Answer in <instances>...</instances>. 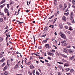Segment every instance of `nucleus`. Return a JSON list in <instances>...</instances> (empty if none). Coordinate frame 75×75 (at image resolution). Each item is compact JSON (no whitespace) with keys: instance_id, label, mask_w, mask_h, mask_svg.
<instances>
[{"instance_id":"f257e3e1","label":"nucleus","mask_w":75,"mask_h":75,"mask_svg":"<svg viewBox=\"0 0 75 75\" xmlns=\"http://www.w3.org/2000/svg\"><path fill=\"white\" fill-rule=\"evenodd\" d=\"M4 11L5 12V13H7V16H9V15H10V14H9V12H8V10L7 8H5V9H4Z\"/></svg>"},{"instance_id":"f03ea898","label":"nucleus","mask_w":75,"mask_h":75,"mask_svg":"<svg viewBox=\"0 0 75 75\" xmlns=\"http://www.w3.org/2000/svg\"><path fill=\"white\" fill-rule=\"evenodd\" d=\"M74 17V13L73 12H71V14H70V20H72Z\"/></svg>"},{"instance_id":"7ed1b4c3","label":"nucleus","mask_w":75,"mask_h":75,"mask_svg":"<svg viewBox=\"0 0 75 75\" xmlns=\"http://www.w3.org/2000/svg\"><path fill=\"white\" fill-rule=\"evenodd\" d=\"M59 34L60 36L62 37V38H66V36H65V35L62 33L60 32L59 33Z\"/></svg>"},{"instance_id":"20e7f679","label":"nucleus","mask_w":75,"mask_h":75,"mask_svg":"<svg viewBox=\"0 0 75 75\" xmlns=\"http://www.w3.org/2000/svg\"><path fill=\"white\" fill-rule=\"evenodd\" d=\"M68 51L69 53H73L74 52V50L69 49L68 50Z\"/></svg>"},{"instance_id":"39448f33","label":"nucleus","mask_w":75,"mask_h":75,"mask_svg":"<svg viewBox=\"0 0 75 75\" xmlns=\"http://www.w3.org/2000/svg\"><path fill=\"white\" fill-rule=\"evenodd\" d=\"M62 19L64 21H67V19L65 16H63L62 18Z\"/></svg>"},{"instance_id":"423d86ee","label":"nucleus","mask_w":75,"mask_h":75,"mask_svg":"<svg viewBox=\"0 0 75 75\" xmlns=\"http://www.w3.org/2000/svg\"><path fill=\"white\" fill-rule=\"evenodd\" d=\"M59 27L60 28H63V25L61 23L59 25Z\"/></svg>"},{"instance_id":"0eeeda50","label":"nucleus","mask_w":75,"mask_h":75,"mask_svg":"<svg viewBox=\"0 0 75 75\" xmlns=\"http://www.w3.org/2000/svg\"><path fill=\"white\" fill-rule=\"evenodd\" d=\"M48 55H50V56H51V55L54 56V53H52L50 52H48Z\"/></svg>"},{"instance_id":"6e6552de","label":"nucleus","mask_w":75,"mask_h":75,"mask_svg":"<svg viewBox=\"0 0 75 75\" xmlns=\"http://www.w3.org/2000/svg\"><path fill=\"white\" fill-rule=\"evenodd\" d=\"M60 55L61 56H62V57H63L64 58H67V56L65 55L64 54H61Z\"/></svg>"},{"instance_id":"1a4fd4ad","label":"nucleus","mask_w":75,"mask_h":75,"mask_svg":"<svg viewBox=\"0 0 75 75\" xmlns=\"http://www.w3.org/2000/svg\"><path fill=\"white\" fill-rule=\"evenodd\" d=\"M30 69H34V66L32 64L30 65Z\"/></svg>"},{"instance_id":"9d476101","label":"nucleus","mask_w":75,"mask_h":75,"mask_svg":"<svg viewBox=\"0 0 75 75\" xmlns=\"http://www.w3.org/2000/svg\"><path fill=\"white\" fill-rule=\"evenodd\" d=\"M62 7H63V6L61 4H60L59 5V8L61 10H62Z\"/></svg>"},{"instance_id":"9b49d317","label":"nucleus","mask_w":75,"mask_h":75,"mask_svg":"<svg viewBox=\"0 0 75 75\" xmlns=\"http://www.w3.org/2000/svg\"><path fill=\"white\" fill-rule=\"evenodd\" d=\"M6 2V0H3L0 3V4H3L4 3H5Z\"/></svg>"},{"instance_id":"f8f14e48","label":"nucleus","mask_w":75,"mask_h":75,"mask_svg":"<svg viewBox=\"0 0 75 75\" xmlns=\"http://www.w3.org/2000/svg\"><path fill=\"white\" fill-rule=\"evenodd\" d=\"M5 6V4H4L3 5H1L0 6V8H3V7Z\"/></svg>"},{"instance_id":"ddd939ff","label":"nucleus","mask_w":75,"mask_h":75,"mask_svg":"<svg viewBox=\"0 0 75 75\" xmlns=\"http://www.w3.org/2000/svg\"><path fill=\"white\" fill-rule=\"evenodd\" d=\"M18 64H17L15 67L14 69H17V68H18Z\"/></svg>"},{"instance_id":"4468645a","label":"nucleus","mask_w":75,"mask_h":75,"mask_svg":"<svg viewBox=\"0 0 75 75\" xmlns=\"http://www.w3.org/2000/svg\"><path fill=\"white\" fill-rule=\"evenodd\" d=\"M67 41H66L65 40H64V41H62V42H61V43L62 44H63V45H64V44L65 43V42H66Z\"/></svg>"},{"instance_id":"2eb2a0df","label":"nucleus","mask_w":75,"mask_h":75,"mask_svg":"<svg viewBox=\"0 0 75 75\" xmlns=\"http://www.w3.org/2000/svg\"><path fill=\"white\" fill-rule=\"evenodd\" d=\"M7 69V66H6L4 68V71H5L6 69Z\"/></svg>"},{"instance_id":"dca6fc26","label":"nucleus","mask_w":75,"mask_h":75,"mask_svg":"<svg viewBox=\"0 0 75 75\" xmlns=\"http://www.w3.org/2000/svg\"><path fill=\"white\" fill-rule=\"evenodd\" d=\"M4 74L5 75H8V72L6 71H5L4 72Z\"/></svg>"},{"instance_id":"f3484780","label":"nucleus","mask_w":75,"mask_h":75,"mask_svg":"<svg viewBox=\"0 0 75 75\" xmlns=\"http://www.w3.org/2000/svg\"><path fill=\"white\" fill-rule=\"evenodd\" d=\"M69 12H68L67 13H64V14L65 16H68V15H69Z\"/></svg>"},{"instance_id":"a211bd4d","label":"nucleus","mask_w":75,"mask_h":75,"mask_svg":"<svg viewBox=\"0 0 75 75\" xmlns=\"http://www.w3.org/2000/svg\"><path fill=\"white\" fill-rule=\"evenodd\" d=\"M63 52H65V53H67V50L66 49H64Z\"/></svg>"},{"instance_id":"6ab92c4d","label":"nucleus","mask_w":75,"mask_h":75,"mask_svg":"<svg viewBox=\"0 0 75 75\" xmlns=\"http://www.w3.org/2000/svg\"><path fill=\"white\" fill-rule=\"evenodd\" d=\"M31 55H36V56H39V55H38L36 53L35 54L34 53H31Z\"/></svg>"},{"instance_id":"aec40b11","label":"nucleus","mask_w":75,"mask_h":75,"mask_svg":"<svg viewBox=\"0 0 75 75\" xmlns=\"http://www.w3.org/2000/svg\"><path fill=\"white\" fill-rule=\"evenodd\" d=\"M48 30V28L47 27H45V28L43 31H46V30Z\"/></svg>"},{"instance_id":"412c9836","label":"nucleus","mask_w":75,"mask_h":75,"mask_svg":"<svg viewBox=\"0 0 75 75\" xmlns=\"http://www.w3.org/2000/svg\"><path fill=\"white\" fill-rule=\"evenodd\" d=\"M67 4H64V7L65 8H67Z\"/></svg>"},{"instance_id":"4be33fe9","label":"nucleus","mask_w":75,"mask_h":75,"mask_svg":"<svg viewBox=\"0 0 75 75\" xmlns=\"http://www.w3.org/2000/svg\"><path fill=\"white\" fill-rule=\"evenodd\" d=\"M35 70L34 69L33 70L32 72L33 75H35V74H34V73H35Z\"/></svg>"},{"instance_id":"5701e85b","label":"nucleus","mask_w":75,"mask_h":75,"mask_svg":"<svg viewBox=\"0 0 75 75\" xmlns=\"http://www.w3.org/2000/svg\"><path fill=\"white\" fill-rule=\"evenodd\" d=\"M66 71H67V72H68V71H69V70H70V69L69 68H67V69H65Z\"/></svg>"},{"instance_id":"b1692460","label":"nucleus","mask_w":75,"mask_h":75,"mask_svg":"<svg viewBox=\"0 0 75 75\" xmlns=\"http://www.w3.org/2000/svg\"><path fill=\"white\" fill-rule=\"evenodd\" d=\"M47 40H43L42 41V43L43 44H44V43L46 42H47Z\"/></svg>"},{"instance_id":"393cba45","label":"nucleus","mask_w":75,"mask_h":75,"mask_svg":"<svg viewBox=\"0 0 75 75\" xmlns=\"http://www.w3.org/2000/svg\"><path fill=\"white\" fill-rule=\"evenodd\" d=\"M54 16H55V15H53V16H51L49 18V19H51V18H52V17H54Z\"/></svg>"},{"instance_id":"a878e982","label":"nucleus","mask_w":75,"mask_h":75,"mask_svg":"<svg viewBox=\"0 0 75 75\" xmlns=\"http://www.w3.org/2000/svg\"><path fill=\"white\" fill-rule=\"evenodd\" d=\"M48 46H49V44H46L45 45V47L46 48H47L48 47Z\"/></svg>"},{"instance_id":"bb28decb","label":"nucleus","mask_w":75,"mask_h":75,"mask_svg":"<svg viewBox=\"0 0 75 75\" xmlns=\"http://www.w3.org/2000/svg\"><path fill=\"white\" fill-rule=\"evenodd\" d=\"M72 3H73V4H74V5H75V1L74 0H73Z\"/></svg>"},{"instance_id":"cd10ccee","label":"nucleus","mask_w":75,"mask_h":75,"mask_svg":"<svg viewBox=\"0 0 75 75\" xmlns=\"http://www.w3.org/2000/svg\"><path fill=\"white\" fill-rule=\"evenodd\" d=\"M28 73L30 75H33V74H32V73L30 71H29Z\"/></svg>"},{"instance_id":"c85d7f7f","label":"nucleus","mask_w":75,"mask_h":75,"mask_svg":"<svg viewBox=\"0 0 75 75\" xmlns=\"http://www.w3.org/2000/svg\"><path fill=\"white\" fill-rule=\"evenodd\" d=\"M74 58V56H73L70 58V59L71 60H72Z\"/></svg>"},{"instance_id":"c756f323","label":"nucleus","mask_w":75,"mask_h":75,"mask_svg":"<svg viewBox=\"0 0 75 75\" xmlns=\"http://www.w3.org/2000/svg\"><path fill=\"white\" fill-rule=\"evenodd\" d=\"M7 7L8 8H10V5L9 4H7Z\"/></svg>"},{"instance_id":"7c9ffc66","label":"nucleus","mask_w":75,"mask_h":75,"mask_svg":"<svg viewBox=\"0 0 75 75\" xmlns=\"http://www.w3.org/2000/svg\"><path fill=\"white\" fill-rule=\"evenodd\" d=\"M69 65L67 64H64V67H67V66H69Z\"/></svg>"},{"instance_id":"2f4dec72","label":"nucleus","mask_w":75,"mask_h":75,"mask_svg":"<svg viewBox=\"0 0 75 75\" xmlns=\"http://www.w3.org/2000/svg\"><path fill=\"white\" fill-rule=\"evenodd\" d=\"M47 35V34H45V35H43L42 36H41V37H45L46 36V35Z\"/></svg>"},{"instance_id":"473e14b6","label":"nucleus","mask_w":75,"mask_h":75,"mask_svg":"<svg viewBox=\"0 0 75 75\" xmlns=\"http://www.w3.org/2000/svg\"><path fill=\"white\" fill-rule=\"evenodd\" d=\"M49 27H51V28H53V27H54V26H53V25H50L49 26Z\"/></svg>"},{"instance_id":"72a5a7b5","label":"nucleus","mask_w":75,"mask_h":75,"mask_svg":"<svg viewBox=\"0 0 75 75\" xmlns=\"http://www.w3.org/2000/svg\"><path fill=\"white\" fill-rule=\"evenodd\" d=\"M74 69H71L70 70V72H74Z\"/></svg>"},{"instance_id":"f704fd0d","label":"nucleus","mask_w":75,"mask_h":75,"mask_svg":"<svg viewBox=\"0 0 75 75\" xmlns=\"http://www.w3.org/2000/svg\"><path fill=\"white\" fill-rule=\"evenodd\" d=\"M0 23L3 22V19L1 18H0Z\"/></svg>"},{"instance_id":"c9c22d12","label":"nucleus","mask_w":75,"mask_h":75,"mask_svg":"<svg viewBox=\"0 0 75 75\" xmlns=\"http://www.w3.org/2000/svg\"><path fill=\"white\" fill-rule=\"evenodd\" d=\"M62 61H63V62H67V60H65L64 59H62Z\"/></svg>"},{"instance_id":"e433bc0d","label":"nucleus","mask_w":75,"mask_h":75,"mask_svg":"<svg viewBox=\"0 0 75 75\" xmlns=\"http://www.w3.org/2000/svg\"><path fill=\"white\" fill-rule=\"evenodd\" d=\"M47 59H49L50 60H51V57H48Z\"/></svg>"},{"instance_id":"4c0bfd02","label":"nucleus","mask_w":75,"mask_h":75,"mask_svg":"<svg viewBox=\"0 0 75 75\" xmlns=\"http://www.w3.org/2000/svg\"><path fill=\"white\" fill-rule=\"evenodd\" d=\"M71 22L72 23H75V21H74V20H72L71 21Z\"/></svg>"},{"instance_id":"58836bf2","label":"nucleus","mask_w":75,"mask_h":75,"mask_svg":"<svg viewBox=\"0 0 75 75\" xmlns=\"http://www.w3.org/2000/svg\"><path fill=\"white\" fill-rule=\"evenodd\" d=\"M27 65H30L31 64V62H29L27 64Z\"/></svg>"},{"instance_id":"ea45409f","label":"nucleus","mask_w":75,"mask_h":75,"mask_svg":"<svg viewBox=\"0 0 75 75\" xmlns=\"http://www.w3.org/2000/svg\"><path fill=\"white\" fill-rule=\"evenodd\" d=\"M36 74H37V75H40V73H39V72H38V71H36Z\"/></svg>"},{"instance_id":"a19ab883","label":"nucleus","mask_w":75,"mask_h":75,"mask_svg":"<svg viewBox=\"0 0 75 75\" xmlns=\"http://www.w3.org/2000/svg\"><path fill=\"white\" fill-rule=\"evenodd\" d=\"M6 36H7V37H6V38H7V37H9H9H10V36L9 35H7V34H6Z\"/></svg>"},{"instance_id":"79ce46f5","label":"nucleus","mask_w":75,"mask_h":75,"mask_svg":"<svg viewBox=\"0 0 75 75\" xmlns=\"http://www.w3.org/2000/svg\"><path fill=\"white\" fill-rule=\"evenodd\" d=\"M4 52H1L0 53V55H2V54H4Z\"/></svg>"},{"instance_id":"37998d69","label":"nucleus","mask_w":75,"mask_h":75,"mask_svg":"<svg viewBox=\"0 0 75 75\" xmlns=\"http://www.w3.org/2000/svg\"><path fill=\"white\" fill-rule=\"evenodd\" d=\"M65 28L66 29H68V27L67 26H65Z\"/></svg>"},{"instance_id":"c03bdc74","label":"nucleus","mask_w":75,"mask_h":75,"mask_svg":"<svg viewBox=\"0 0 75 75\" xmlns=\"http://www.w3.org/2000/svg\"><path fill=\"white\" fill-rule=\"evenodd\" d=\"M5 65V63L4 62L3 64L1 65V67H3Z\"/></svg>"},{"instance_id":"a18cd8bd","label":"nucleus","mask_w":75,"mask_h":75,"mask_svg":"<svg viewBox=\"0 0 75 75\" xmlns=\"http://www.w3.org/2000/svg\"><path fill=\"white\" fill-rule=\"evenodd\" d=\"M67 44H66V42L64 43V44L63 45L64 46H67Z\"/></svg>"},{"instance_id":"49530a36","label":"nucleus","mask_w":75,"mask_h":75,"mask_svg":"<svg viewBox=\"0 0 75 75\" xmlns=\"http://www.w3.org/2000/svg\"><path fill=\"white\" fill-rule=\"evenodd\" d=\"M72 7L74 9H75V6H74V5H72Z\"/></svg>"},{"instance_id":"de8ad7c7","label":"nucleus","mask_w":75,"mask_h":75,"mask_svg":"<svg viewBox=\"0 0 75 75\" xmlns=\"http://www.w3.org/2000/svg\"><path fill=\"white\" fill-rule=\"evenodd\" d=\"M66 74L67 75H71V74L69 73H67Z\"/></svg>"},{"instance_id":"09e8293b","label":"nucleus","mask_w":75,"mask_h":75,"mask_svg":"<svg viewBox=\"0 0 75 75\" xmlns=\"http://www.w3.org/2000/svg\"><path fill=\"white\" fill-rule=\"evenodd\" d=\"M47 66H50V65H51L50 64V63H47Z\"/></svg>"},{"instance_id":"8fccbe9b","label":"nucleus","mask_w":75,"mask_h":75,"mask_svg":"<svg viewBox=\"0 0 75 75\" xmlns=\"http://www.w3.org/2000/svg\"><path fill=\"white\" fill-rule=\"evenodd\" d=\"M67 24L69 25H71V24L69 22H68Z\"/></svg>"},{"instance_id":"3c124183","label":"nucleus","mask_w":75,"mask_h":75,"mask_svg":"<svg viewBox=\"0 0 75 75\" xmlns=\"http://www.w3.org/2000/svg\"><path fill=\"white\" fill-rule=\"evenodd\" d=\"M8 31V29H7L5 31V33H7V32Z\"/></svg>"},{"instance_id":"603ef678","label":"nucleus","mask_w":75,"mask_h":75,"mask_svg":"<svg viewBox=\"0 0 75 75\" xmlns=\"http://www.w3.org/2000/svg\"><path fill=\"white\" fill-rule=\"evenodd\" d=\"M55 51L54 50H52V52H54Z\"/></svg>"},{"instance_id":"864d4df0","label":"nucleus","mask_w":75,"mask_h":75,"mask_svg":"<svg viewBox=\"0 0 75 75\" xmlns=\"http://www.w3.org/2000/svg\"><path fill=\"white\" fill-rule=\"evenodd\" d=\"M3 40V38H0V42H1Z\"/></svg>"},{"instance_id":"5fc2aeb1","label":"nucleus","mask_w":75,"mask_h":75,"mask_svg":"<svg viewBox=\"0 0 75 75\" xmlns=\"http://www.w3.org/2000/svg\"><path fill=\"white\" fill-rule=\"evenodd\" d=\"M14 2L13 1H12L11 2L10 4H14Z\"/></svg>"},{"instance_id":"6e6d98bb","label":"nucleus","mask_w":75,"mask_h":75,"mask_svg":"<svg viewBox=\"0 0 75 75\" xmlns=\"http://www.w3.org/2000/svg\"><path fill=\"white\" fill-rule=\"evenodd\" d=\"M57 18H55L54 19V22H55L57 20Z\"/></svg>"},{"instance_id":"4d7b16f0","label":"nucleus","mask_w":75,"mask_h":75,"mask_svg":"<svg viewBox=\"0 0 75 75\" xmlns=\"http://www.w3.org/2000/svg\"><path fill=\"white\" fill-rule=\"evenodd\" d=\"M53 47H55V49L56 50L57 49V47H56V46H55L53 45Z\"/></svg>"},{"instance_id":"13d9d810","label":"nucleus","mask_w":75,"mask_h":75,"mask_svg":"<svg viewBox=\"0 0 75 75\" xmlns=\"http://www.w3.org/2000/svg\"><path fill=\"white\" fill-rule=\"evenodd\" d=\"M69 10H68V8H67V9L65 11V12H66L67 11H68Z\"/></svg>"},{"instance_id":"bf43d9fd","label":"nucleus","mask_w":75,"mask_h":75,"mask_svg":"<svg viewBox=\"0 0 75 75\" xmlns=\"http://www.w3.org/2000/svg\"><path fill=\"white\" fill-rule=\"evenodd\" d=\"M38 48L39 49H41L42 48H41V46H39Z\"/></svg>"},{"instance_id":"052dcab7","label":"nucleus","mask_w":75,"mask_h":75,"mask_svg":"<svg viewBox=\"0 0 75 75\" xmlns=\"http://www.w3.org/2000/svg\"><path fill=\"white\" fill-rule=\"evenodd\" d=\"M8 26L7 25H6V28H5V29H7V28H8Z\"/></svg>"},{"instance_id":"680f3d73","label":"nucleus","mask_w":75,"mask_h":75,"mask_svg":"<svg viewBox=\"0 0 75 75\" xmlns=\"http://www.w3.org/2000/svg\"><path fill=\"white\" fill-rule=\"evenodd\" d=\"M70 7H71V4H69V8H70Z\"/></svg>"},{"instance_id":"e2e57ef3","label":"nucleus","mask_w":75,"mask_h":75,"mask_svg":"<svg viewBox=\"0 0 75 75\" xmlns=\"http://www.w3.org/2000/svg\"><path fill=\"white\" fill-rule=\"evenodd\" d=\"M30 60H31V59H33V57H30Z\"/></svg>"},{"instance_id":"0e129e2a","label":"nucleus","mask_w":75,"mask_h":75,"mask_svg":"<svg viewBox=\"0 0 75 75\" xmlns=\"http://www.w3.org/2000/svg\"><path fill=\"white\" fill-rule=\"evenodd\" d=\"M45 62H48V61L46 59H45Z\"/></svg>"},{"instance_id":"69168bd1","label":"nucleus","mask_w":75,"mask_h":75,"mask_svg":"<svg viewBox=\"0 0 75 75\" xmlns=\"http://www.w3.org/2000/svg\"><path fill=\"white\" fill-rule=\"evenodd\" d=\"M61 66L59 65L58 66V67L59 68H61Z\"/></svg>"},{"instance_id":"338daca9","label":"nucleus","mask_w":75,"mask_h":75,"mask_svg":"<svg viewBox=\"0 0 75 75\" xmlns=\"http://www.w3.org/2000/svg\"><path fill=\"white\" fill-rule=\"evenodd\" d=\"M3 61H4L2 59L1 60H0V62H3Z\"/></svg>"},{"instance_id":"774afa93","label":"nucleus","mask_w":75,"mask_h":75,"mask_svg":"<svg viewBox=\"0 0 75 75\" xmlns=\"http://www.w3.org/2000/svg\"><path fill=\"white\" fill-rule=\"evenodd\" d=\"M58 75H61V73H58Z\"/></svg>"}]
</instances>
